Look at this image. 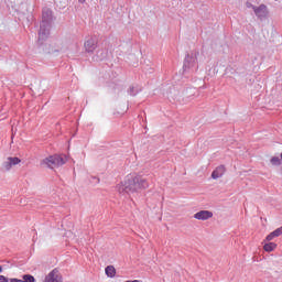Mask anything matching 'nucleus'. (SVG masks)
Masks as SVG:
<instances>
[{
    "instance_id": "obj_21",
    "label": "nucleus",
    "mask_w": 282,
    "mask_h": 282,
    "mask_svg": "<svg viewBox=\"0 0 282 282\" xmlns=\"http://www.w3.org/2000/svg\"><path fill=\"white\" fill-rule=\"evenodd\" d=\"M8 278L6 275H0V282H8Z\"/></svg>"
},
{
    "instance_id": "obj_24",
    "label": "nucleus",
    "mask_w": 282,
    "mask_h": 282,
    "mask_svg": "<svg viewBox=\"0 0 282 282\" xmlns=\"http://www.w3.org/2000/svg\"><path fill=\"white\" fill-rule=\"evenodd\" d=\"M0 272H3V267L0 265Z\"/></svg>"
},
{
    "instance_id": "obj_3",
    "label": "nucleus",
    "mask_w": 282,
    "mask_h": 282,
    "mask_svg": "<svg viewBox=\"0 0 282 282\" xmlns=\"http://www.w3.org/2000/svg\"><path fill=\"white\" fill-rule=\"evenodd\" d=\"M67 162V156L65 155H51L42 161V166H47L48 169H56L63 166Z\"/></svg>"
},
{
    "instance_id": "obj_7",
    "label": "nucleus",
    "mask_w": 282,
    "mask_h": 282,
    "mask_svg": "<svg viewBox=\"0 0 282 282\" xmlns=\"http://www.w3.org/2000/svg\"><path fill=\"white\" fill-rule=\"evenodd\" d=\"M44 282H63V278L58 270L54 269L46 275Z\"/></svg>"
},
{
    "instance_id": "obj_15",
    "label": "nucleus",
    "mask_w": 282,
    "mask_h": 282,
    "mask_svg": "<svg viewBox=\"0 0 282 282\" xmlns=\"http://www.w3.org/2000/svg\"><path fill=\"white\" fill-rule=\"evenodd\" d=\"M130 96H137L140 93V89L138 87L131 86L128 90Z\"/></svg>"
},
{
    "instance_id": "obj_12",
    "label": "nucleus",
    "mask_w": 282,
    "mask_h": 282,
    "mask_svg": "<svg viewBox=\"0 0 282 282\" xmlns=\"http://www.w3.org/2000/svg\"><path fill=\"white\" fill-rule=\"evenodd\" d=\"M265 252H273V250H276V243L274 242H268L263 246Z\"/></svg>"
},
{
    "instance_id": "obj_2",
    "label": "nucleus",
    "mask_w": 282,
    "mask_h": 282,
    "mask_svg": "<svg viewBox=\"0 0 282 282\" xmlns=\"http://www.w3.org/2000/svg\"><path fill=\"white\" fill-rule=\"evenodd\" d=\"M54 18L52 17V10L45 8L42 11V22L40 24L39 31V43L43 45V41L50 36V29L52 28V21Z\"/></svg>"
},
{
    "instance_id": "obj_10",
    "label": "nucleus",
    "mask_w": 282,
    "mask_h": 282,
    "mask_svg": "<svg viewBox=\"0 0 282 282\" xmlns=\"http://www.w3.org/2000/svg\"><path fill=\"white\" fill-rule=\"evenodd\" d=\"M105 272L109 279H113V276H116V268L113 265L106 267Z\"/></svg>"
},
{
    "instance_id": "obj_19",
    "label": "nucleus",
    "mask_w": 282,
    "mask_h": 282,
    "mask_svg": "<svg viewBox=\"0 0 282 282\" xmlns=\"http://www.w3.org/2000/svg\"><path fill=\"white\" fill-rule=\"evenodd\" d=\"M274 237H276V236L274 235V231H272L271 234H269L267 236V241H272V239H274Z\"/></svg>"
},
{
    "instance_id": "obj_11",
    "label": "nucleus",
    "mask_w": 282,
    "mask_h": 282,
    "mask_svg": "<svg viewBox=\"0 0 282 282\" xmlns=\"http://www.w3.org/2000/svg\"><path fill=\"white\" fill-rule=\"evenodd\" d=\"M107 58V50L97 51L95 61H105Z\"/></svg>"
},
{
    "instance_id": "obj_22",
    "label": "nucleus",
    "mask_w": 282,
    "mask_h": 282,
    "mask_svg": "<svg viewBox=\"0 0 282 282\" xmlns=\"http://www.w3.org/2000/svg\"><path fill=\"white\" fill-rule=\"evenodd\" d=\"M10 282H23V280H19L17 278L10 279Z\"/></svg>"
},
{
    "instance_id": "obj_1",
    "label": "nucleus",
    "mask_w": 282,
    "mask_h": 282,
    "mask_svg": "<svg viewBox=\"0 0 282 282\" xmlns=\"http://www.w3.org/2000/svg\"><path fill=\"white\" fill-rule=\"evenodd\" d=\"M142 188H149L147 178L135 174H129L126 177L124 184L119 185V193H138Z\"/></svg>"
},
{
    "instance_id": "obj_18",
    "label": "nucleus",
    "mask_w": 282,
    "mask_h": 282,
    "mask_svg": "<svg viewBox=\"0 0 282 282\" xmlns=\"http://www.w3.org/2000/svg\"><path fill=\"white\" fill-rule=\"evenodd\" d=\"M273 235H274L275 237H281V235H282V227L275 229V230L273 231Z\"/></svg>"
},
{
    "instance_id": "obj_5",
    "label": "nucleus",
    "mask_w": 282,
    "mask_h": 282,
    "mask_svg": "<svg viewBox=\"0 0 282 282\" xmlns=\"http://www.w3.org/2000/svg\"><path fill=\"white\" fill-rule=\"evenodd\" d=\"M84 47H85L86 52H88V53L94 52L98 47V37H96V36L89 37L85 42Z\"/></svg>"
},
{
    "instance_id": "obj_8",
    "label": "nucleus",
    "mask_w": 282,
    "mask_h": 282,
    "mask_svg": "<svg viewBox=\"0 0 282 282\" xmlns=\"http://www.w3.org/2000/svg\"><path fill=\"white\" fill-rule=\"evenodd\" d=\"M210 217H213V212L209 210H200L194 215V219H198L200 221H206V219H210Z\"/></svg>"
},
{
    "instance_id": "obj_17",
    "label": "nucleus",
    "mask_w": 282,
    "mask_h": 282,
    "mask_svg": "<svg viewBox=\"0 0 282 282\" xmlns=\"http://www.w3.org/2000/svg\"><path fill=\"white\" fill-rule=\"evenodd\" d=\"M12 166H13L12 163L8 159L2 164V169H4V171H10V169H12Z\"/></svg>"
},
{
    "instance_id": "obj_20",
    "label": "nucleus",
    "mask_w": 282,
    "mask_h": 282,
    "mask_svg": "<svg viewBox=\"0 0 282 282\" xmlns=\"http://www.w3.org/2000/svg\"><path fill=\"white\" fill-rule=\"evenodd\" d=\"M246 7L247 8H252L253 9V11H254V8H257L254 4H252L251 2H247L246 3Z\"/></svg>"
},
{
    "instance_id": "obj_4",
    "label": "nucleus",
    "mask_w": 282,
    "mask_h": 282,
    "mask_svg": "<svg viewBox=\"0 0 282 282\" xmlns=\"http://www.w3.org/2000/svg\"><path fill=\"white\" fill-rule=\"evenodd\" d=\"M197 54L199 53H191L186 55L183 64V72H197Z\"/></svg>"
},
{
    "instance_id": "obj_13",
    "label": "nucleus",
    "mask_w": 282,
    "mask_h": 282,
    "mask_svg": "<svg viewBox=\"0 0 282 282\" xmlns=\"http://www.w3.org/2000/svg\"><path fill=\"white\" fill-rule=\"evenodd\" d=\"M22 282H36V279H34V275L32 274H24L22 276Z\"/></svg>"
},
{
    "instance_id": "obj_23",
    "label": "nucleus",
    "mask_w": 282,
    "mask_h": 282,
    "mask_svg": "<svg viewBox=\"0 0 282 282\" xmlns=\"http://www.w3.org/2000/svg\"><path fill=\"white\" fill-rule=\"evenodd\" d=\"M78 1H79V3H85L86 0H78Z\"/></svg>"
},
{
    "instance_id": "obj_16",
    "label": "nucleus",
    "mask_w": 282,
    "mask_h": 282,
    "mask_svg": "<svg viewBox=\"0 0 282 282\" xmlns=\"http://www.w3.org/2000/svg\"><path fill=\"white\" fill-rule=\"evenodd\" d=\"M281 159L279 158V156H273L272 159H271V164L273 165V166H281Z\"/></svg>"
},
{
    "instance_id": "obj_6",
    "label": "nucleus",
    "mask_w": 282,
    "mask_h": 282,
    "mask_svg": "<svg viewBox=\"0 0 282 282\" xmlns=\"http://www.w3.org/2000/svg\"><path fill=\"white\" fill-rule=\"evenodd\" d=\"M253 12L258 19H265L269 14L268 6L260 4L259 7L253 8Z\"/></svg>"
},
{
    "instance_id": "obj_14",
    "label": "nucleus",
    "mask_w": 282,
    "mask_h": 282,
    "mask_svg": "<svg viewBox=\"0 0 282 282\" xmlns=\"http://www.w3.org/2000/svg\"><path fill=\"white\" fill-rule=\"evenodd\" d=\"M8 161L11 162V165L17 166V164H21V159L17 156H10L8 158Z\"/></svg>"
},
{
    "instance_id": "obj_9",
    "label": "nucleus",
    "mask_w": 282,
    "mask_h": 282,
    "mask_svg": "<svg viewBox=\"0 0 282 282\" xmlns=\"http://www.w3.org/2000/svg\"><path fill=\"white\" fill-rule=\"evenodd\" d=\"M224 173H226V167L224 165H219L213 171L212 177L213 180H219V177H224Z\"/></svg>"
},
{
    "instance_id": "obj_25",
    "label": "nucleus",
    "mask_w": 282,
    "mask_h": 282,
    "mask_svg": "<svg viewBox=\"0 0 282 282\" xmlns=\"http://www.w3.org/2000/svg\"><path fill=\"white\" fill-rule=\"evenodd\" d=\"M95 180H96V182H98V178L95 177Z\"/></svg>"
}]
</instances>
